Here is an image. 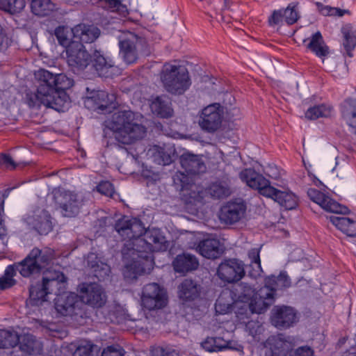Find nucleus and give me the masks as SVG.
Masks as SVG:
<instances>
[{"label":"nucleus","mask_w":356,"mask_h":356,"mask_svg":"<svg viewBox=\"0 0 356 356\" xmlns=\"http://www.w3.org/2000/svg\"><path fill=\"white\" fill-rule=\"evenodd\" d=\"M115 229L126 240L121 251L125 264L124 277L133 280L143 273H149L154 265L153 252L166 249L165 237L160 230H145L140 220L127 217L116 222Z\"/></svg>","instance_id":"f257e3e1"},{"label":"nucleus","mask_w":356,"mask_h":356,"mask_svg":"<svg viewBox=\"0 0 356 356\" xmlns=\"http://www.w3.org/2000/svg\"><path fill=\"white\" fill-rule=\"evenodd\" d=\"M38 81L36 92L26 94V102L30 108L44 105L57 111H63L69 99L66 90L72 86V81L63 74H53L44 69L35 73Z\"/></svg>","instance_id":"f03ea898"},{"label":"nucleus","mask_w":356,"mask_h":356,"mask_svg":"<svg viewBox=\"0 0 356 356\" xmlns=\"http://www.w3.org/2000/svg\"><path fill=\"white\" fill-rule=\"evenodd\" d=\"M138 117L131 111H120L113 115L111 129L118 142L129 145L145 136L147 129L138 122Z\"/></svg>","instance_id":"7ed1b4c3"},{"label":"nucleus","mask_w":356,"mask_h":356,"mask_svg":"<svg viewBox=\"0 0 356 356\" xmlns=\"http://www.w3.org/2000/svg\"><path fill=\"white\" fill-rule=\"evenodd\" d=\"M67 277L58 270L52 268L42 273V281L29 289V302L32 306H38L47 301L49 294H60L66 289Z\"/></svg>","instance_id":"20e7f679"},{"label":"nucleus","mask_w":356,"mask_h":356,"mask_svg":"<svg viewBox=\"0 0 356 356\" xmlns=\"http://www.w3.org/2000/svg\"><path fill=\"white\" fill-rule=\"evenodd\" d=\"M120 55L127 64H133L140 56H148L150 54L149 45L143 33L133 32L123 33L119 36Z\"/></svg>","instance_id":"39448f33"},{"label":"nucleus","mask_w":356,"mask_h":356,"mask_svg":"<svg viewBox=\"0 0 356 356\" xmlns=\"http://www.w3.org/2000/svg\"><path fill=\"white\" fill-rule=\"evenodd\" d=\"M161 80L165 90L175 95H183L191 85L188 70L181 65H164Z\"/></svg>","instance_id":"423d86ee"},{"label":"nucleus","mask_w":356,"mask_h":356,"mask_svg":"<svg viewBox=\"0 0 356 356\" xmlns=\"http://www.w3.org/2000/svg\"><path fill=\"white\" fill-rule=\"evenodd\" d=\"M53 258V252L50 249L40 250L33 248L29 254L20 262L13 264L15 270L18 271L24 277L40 273L45 268Z\"/></svg>","instance_id":"0eeeda50"},{"label":"nucleus","mask_w":356,"mask_h":356,"mask_svg":"<svg viewBox=\"0 0 356 356\" xmlns=\"http://www.w3.org/2000/svg\"><path fill=\"white\" fill-rule=\"evenodd\" d=\"M52 195L55 204L64 217L72 218L79 213L82 202L78 199L76 194L65 190L54 189Z\"/></svg>","instance_id":"6e6552de"},{"label":"nucleus","mask_w":356,"mask_h":356,"mask_svg":"<svg viewBox=\"0 0 356 356\" xmlns=\"http://www.w3.org/2000/svg\"><path fill=\"white\" fill-rule=\"evenodd\" d=\"M245 275L244 264L237 259H225L217 268V275L224 283L238 282Z\"/></svg>","instance_id":"1a4fd4ad"},{"label":"nucleus","mask_w":356,"mask_h":356,"mask_svg":"<svg viewBox=\"0 0 356 356\" xmlns=\"http://www.w3.org/2000/svg\"><path fill=\"white\" fill-rule=\"evenodd\" d=\"M222 115V107L218 103H213L204 107L202 110L199 120L201 129L208 133L216 131L221 126Z\"/></svg>","instance_id":"9d476101"},{"label":"nucleus","mask_w":356,"mask_h":356,"mask_svg":"<svg viewBox=\"0 0 356 356\" xmlns=\"http://www.w3.org/2000/svg\"><path fill=\"white\" fill-rule=\"evenodd\" d=\"M141 299L144 307L149 310L163 308L168 300L166 292L156 283L144 286Z\"/></svg>","instance_id":"9b49d317"},{"label":"nucleus","mask_w":356,"mask_h":356,"mask_svg":"<svg viewBox=\"0 0 356 356\" xmlns=\"http://www.w3.org/2000/svg\"><path fill=\"white\" fill-rule=\"evenodd\" d=\"M54 307L62 316L78 315L83 307L81 297L75 293L62 292L54 299Z\"/></svg>","instance_id":"f8f14e48"},{"label":"nucleus","mask_w":356,"mask_h":356,"mask_svg":"<svg viewBox=\"0 0 356 356\" xmlns=\"http://www.w3.org/2000/svg\"><path fill=\"white\" fill-rule=\"evenodd\" d=\"M66 53L67 63L74 72L84 70L90 63V55L81 42H72Z\"/></svg>","instance_id":"ddd939ff"},{"label":"nucleus","mask_w":356,"mask_h":356,"mask_svg":"<svg viewBox=\"0 0 356 356\" xmlns=\"http://www.w3.org/2000/svg\"><path fill=\"white\" fill-rule=\"evenodd\" d=\"M115 101V96L105 90H97L90 93L84 100L85 106L99 113L111 112V108Z\"/></svg>","instance_id":"4468645a"},{"label":"nucleus","mask_w":356,"mask_h":356,"mask_svg":"<svg viewBox=\"0 0 356 356\" xmlns=\"http://www.w3.org/2000/svg\"><path fill=\"white\" fill-rule=\"evenodd\" d=\"M294 338L282 334L272 335L265 342L266 356H286L295 346Z\"/></svg>","instance_id":"2eb2a0df"},{"label":"nucleus","mask_w":356,"mask_h":356,"mask_svg":"<svg viewBox=\"0 0 356 356\" xmlns=\"http://www.w3.org/2000/svg\"><path fill=\"white\" fill-rule=\"evenodd\" d=\"M239 178L250 188L257 190L259 193L268 197L273 186L268 179L257 172L252 168H245L239 173Z\"/></svg>","instance_id":"dca6fc26"},{"label":"nucleus","mask_w":356,"mask_h":356,"mask_svg":"<svg viewBox=\"0 0 356 356\" xmlns=\"http://www.w3.org/2000/svg\"><path fill=\"white\" fill-rule=\"evenodd\" d=\"M309 199L318 204L325 211L330 213L346 214L349 213L347 207L339 204L330 196L315 188H309L307 191Z\"/></svg>","instance_id":"f3484780"},{"label":"nucleus","mask_w":356,"mask_h":356,"mask_svg":"<svg viewBox=\"0 0 356 356\" xmlns=\"http://www.w3.org/2000/svg\"><path fill=\"white\" fill-rule=\"evenodd\" d=\"M298 321L297 313L291 307L276 306L272 312L271 323L278 329H286Z\"/></svg>","instance_id":"a211bd4d"},{"label":"nucleus","mask_w":356,"mask_h":356,"mask_svg":"<svg viewBox=\"0 0 356 356\" xmlns=\"http://www.w3.org/2000/svg\"><path fill=\"white\" fill-rule=\"evenodd\" d=\"M52 218L45 209L38 208L26 218L27 223L41 235H47L53 229Z\"/></svg>","instance_id":"6ab92c4d"},{"label":"nucleus","mask_w":356,"mask_h":356,"mask_svg":"<svg viewBox=\"0 0 356 356\" xmlns=\"http://www.w3.org/2000/svg\"><path fill=\"white\" fill-rule=\"evenodd\" d=\"M83 306L87 304L93 307H101L106 302V296L101 286L96 283L83 284L81 289Z\"/></svg>","instance_id":"aec40b11"},{"label":"nucleus","mask_w":356,"mask_h":356,"mask_svg":"<svg viewBox=\"0 0 356 356\" xmlns=\"http://www.w3.org/2000/svg\"><path fill=\"white\" fill-rule=\"evenodd\" d=\"M246 205L243 201L229 202L220 211V220L227 225H233L238 222L244 216Z\"/></svg>","instance_id":"412c9836"},{"label":"nucleus","mask_w":356,"mask_h":356,"mask_svg":"<svg viewBox=\"0 0 356 356\" xmlns=\"http://www.w3.org/2000/svg\"><path fill=\"white\" fill-rule=\"evenodd\" d=\"M275 300L272 289L268 287H261L256 294V297L251 300L250 309L252 313H264Z\"/></svg>","instance_id":"4be33fe9"},{"label":"nucleus","mask_w":356,"mask_h":356,"mask_svg":"<svg viewBox=\"0 0 356 356\" xmlns=\"http://www.w3.org/2000/svg\"><path fill=\"white\" fill-rule=\"evenodd\" d=\"M90 62L99 76L113 77L119 71L113 62L111 60H108L98 51L95 52L92 58H90Z\"/></svg>","instance_id":"5701e85b"},{"label":"nucleus","mask_w":356,"mask_h":356,"mask_svg":"<svg viewBox=\"0 0 356 356\" xmlns=\"http://www.w3.org/2000/svg\"><path fill=\"white\" fill-rule=\"evenodd\" d=\"M179 160L181 168L188 175H198L206 171V165L198 155L186 152L180 156Z\"/></svg>","instance_id":"b1692460"},{"label":"nucleus","mask_w":356,"mask_h":356,"mask_svg":"<svg viewBox=\"0 0 356 356\" xmlns=\"http://www.w3.org/2000/svg\"><path fill=\"white\" fill-rule=\"evenodd\" d=\"M268 197H270L287 210L293 209L298 205V197L294 193L289 191H282L274 187H273Z\"/></svg>","instance_id":"393cba45"},{"label":"nucleus","mask_w":356,"mask_h":356,"mask_svg":"<svg viewBox=\"0 0 356 356\" xmlns=\"http://www.w3.org/2000/svg\"><path fill=\"white\" fill-rule=\"evenodd\" d=\"M172 265L175 272L186 273L197 269L199 261L194 255L184 253L176 257Z\"/></svg>","instance_id":"a878e982"},{"label":"nucleus","mask_w":356,"mask_h":356,"mask_svg":"<svg viewBox=\"0 0 356 356\" xmlns=\"http://www.w3.org/2000/svg\"><path fill=\"white\" fill-rule=\"evenodd\" d=\"M197 250L204 257L212 259L218 258L222 253L220 241L216 238H206L200 241Z\"/></svg>","instance_id":"bb28decb"},{"label":"nucleus","mask_w":356,"mask_h":356,"mask_svg":"<svg viewBox=\"0 0 356 356\" xmlns=\"http://www.w3.org/2000/svg\"><path fill=\"white\" fill-rule=\"evenodd\" d=\"M18 345L22 352L26 355L40 354L42 350V344L31 334L19 335Z\"/></svg>","instance_id":"cd10ccee"},{"label":"nucleus","mask_w":356,"mask_h":356,"mask_svg":"<svg viewBox=\"0 0 356 356\" xmlns=\"http://www.w3.org/2000/svg\"><path fill=\"white\" fill-rule=\"evenodd\" d=\"M264 287L272 289L273 295L277 290H284L291 286L290 277L286 272H281L278 276L271 275L265 279Z\"/></svg>","instance_id":"c85d7f7f"},{"label":"nucleus","mask_w":356,"mask_h":356,"mask_svg":"<svg viewBox=\"0 0 356 356\" xmlns=\"http://www.w3.org/2000/svg\"><path fill=\"white\" fill-rule=\"evenodd\" d=\"M307 48L316 56L323 58L329 54V47L326 45L320 31L312 34Z\"/></svg>","instance_id":"c756f323"},{"label":"nucleus","mask_w":356,"mask_h":356,"mask_svg":"<svg viewBox=\"0 0 356 356\" xmlns=\"http://www.w3.org/2000/svg\"><path fill=\"white\" fill-rule=\"evenodd\" d=\"M330 222L348 236L356 237V220L348 217L331 216Z\"/></svg>","instance_id":"7c9ffc66"},{"label":"nucleus","mask_w":356,"mask_h":356,"mask_svg":"<svg viewBox=\"0 0 356 356\" xmlns=\"http://www.w3.org/2000/svg\"><path fill=\"white\" fill-rule=\"evenodd\" d=\"M168 97H156L152 102L150 108L154 113L161 118H168L172 115L173 110L170 106Z\"/></svg>","instance_id":"2f4dec72"},{"label":"nucleus","mask_w":356,"mask_h":356,"mask_svg":"<svg viewBox=\"0 0 356 356\" xmlns=\"http://www.w3.org/2000/svg\"><path fill=\"white\" fill-rule=\"evenodd\" d=\"M200 295L197 284L191 280H184L179 286V297L184 301L193 300Z\"/></svg>","instance_id":"473e14b6"},{"label":"nucleus","mask_w":356,"mask_h":356,"mask_svg":"<svg viewBox=\"0 0 356 356\" xmlns=\"http://www.w3.org/2000/svg\"><path fill=\"white\" fill-rule=\"evenodd\" d=\"M341 33L343 37V45L347 55L353 57V51L356 47V29L350 24L344 25L341 28Z\"/></svg>","instance_id":"72a5a7b5"},{"label":"nucleus","mask_w":356,"mask_h":356,"mask_svg":"<svg viewBox=\"0 0 356 356\" xmlns=\"http://www.w3.org/2000/svg\"><path fill=\"white\" fill-rule=\"evenodd\" d=\"M75 34L79 36L81 44L91 43L99 35V29L84 24H80L75 27Z\"/></svg>","instance_id":"f704fd0d"},{"label":"nucleus","mask_w":356,"mask_h":356,"mask_svg":"<svg viewBox=\"0 0 356 356\" xmlns=\"http://www.w3.org/2000/svg\"><path fill=\"white\" fill-rule=\"evenodd\" d=\"M229 341L222 337H207L201 342V347L207 352H220L229 348Z\"/></svg>","instance_id":"c9c22d12"},{"label":"nucleus","mask_w":356,"mask_h":356,"mask_svg":"<svg viewBox=\"0 0 356 356\" xmlns=\"http://www.w3.org/2000/svg\"><path fill=\"white\" fill-rule=\"evenodd\" d=\"M31 12L38 16H47L55 8L51 0H31Z\"/></svg>","instance_id":"e433bc0d"},{"label":"nucleus","mask_w":356,"mask_h":356,"mask_svg":"<svg viewBox=\"0 0 356 356\" xmlns=\"http://www.w3.org/2000/svg\"><path fill=\"white\" fill-rule=\"evenodd\" d=\"M19 334L14 330L0 329V348H14L18 345Z\"/></svg>","instance_id":"4c0bfd02"},{"label":"nucleus","mask_w":356,"mask_h":356,"mask_svg":"<svg viewBox=\"0 0 356 356\" xmlns=\"http://www.w3.org/2000/svg\"><path fill=\"white\" fill-rule=\"evenodd\" d=\"M342 115L349 126L356 127V99H347L342 106Z\"/></svg>","instance_id":"58836bf2"},{"label":"nucleus","mask_w":356,"mask_h":356,"mask_svg":"<svg viewBox=\"0 0 356 356\" xmlns=\"http://www.w3.org/2000/svg\"><path fill=\"white\" fill-rule=\"evenodd\" d=\"M88 265L90 268L93 276L97 277L99 281L104 280L111 272L109 266L97 260V257H95V261L89 259Z\"/></svg>","instance_id":"ea45409f"},{"label":"nucleus","mask_w":356,"mask_h":356,"mask_svg":"<svg viewBox=\"0 0 356 356\" xmlns=\"http://www.w3.org/2000/svg\"><path fill=\"white\" fill-rule=\"evenodd\" d=\"M332 107L325 104L309 108L305 112V118L309 120H316L319 118H328L331 115Z\"/></svg>","instance_id":"a19ab883"},{"label":"nucleus","mask_w":356,"mask_h":356,"mask_svg":"<svg viewBox=\"0 0 356 356\" xmlns=\"http://www.w3.org/2000/svg\"><path fill=\"white\" fill-rule=\"evenodd\" d=\"M248 257L250 260V268H251V270L248 272V275L251 277L257 278L262 272L259 249H251L248 252Z\"/></svg>","instance_id":"79ce46f5"},{"label":"nucleus","mask_w":356,"mask_h":356,"mask_svg":"<svg viewBox=\"0 0 356 356\" xmlns=\"http://www.w3.org/2000/svg\"><path fill=\"white\" fill-rule=\"evenodd\" d=\"M235 290L236 291L234 294L235 298L241 302H248L254 295V289L248 283H240Z\"/></svg>","instance_id":"37998d69"},{"label":"nucleus","mask_w":356,"mask_h":356,"mask_svg":"<svg viewBox=\"0 0 356 356\" xmlns=\"http://www.w3.org/2000/svg\"><path fill=\"white\" fill-rule=\"evenodd\" d=\"M16 273L13 265L8 266L3 275L0 277V289L6 290L15 286L17 281L13 277L16 275Z\"/></svg>","instance_id":"c03bdc74"},{"label":"nucleus","mask_w":356,"mask_h":356,"mask_svg":"<svg viewBox=\"0 0 356 356\" xmlns=\"http://www.w3.org/2000/svg\"><path fill=\"white\" fill-rule=\"evenodd\" d=\"M25 5V0H0V9L10 13H19Z\"/></svg>","instance_id":"a18cd8bd"},{"label":"nucleus","mask_w":356,"mask_h":356,"mask_svg":"<svg viewBox=\"0 0 356 356\" xmlns=\"http://www.w3.org/2000/svg\"><path fill=\"white\" fill-rule=\"evenodd\" d=\"M103 3L107 10L122 17H126L129 14L127 6L122 3V0H104Z\"/></svg>","instance_id":"49530a36"},{"label":"nucleus","mask_w":356,"mask_h":356,"mask_svg":"<svg viewBox=\"0 0 356 356\" xmlns=\"http://www.w3.org/2000/svg\"><path fill=\"white\" fill-rule=\"evenodd\" d=\"M208 193L213 198L221 199L229 194V190L221 183H213L207 189Z\"/></svg>","instance_id":"de8ad7c7"},{"label":"nucleus","mask_w":356,"mask_h":356,"mask_svg":"<svg viewBox=\"0 0 356 356\" xmlns=\"http://www.w3.org/2000/svg\"><path fill=\"white\" fill-rule=\"evenodd\" d=\"M96 346L90 341H81L73 353V356H95L94 354V348Z\"/></svg>","instance_id":"09e8293b"},{"label":"nucleus","mask_w":356,"mask_h":356,"mask_svg":"<svg viewBox=\"0 0 356 356\" xmlns=\"http://www.w3.org/2000/svg\"><path fill=\"white\" fill-rule=\"evenodd\" d=\"M297 4L294 3H290L286 8L284 9V19L287 24L291 25L295 24L300 17L296 9Z\"/></svg>","instance_id":"8fccbe9b"},{"label":"nucleus","mask_w":356,"mask_h":356,"mask_svg":"<svg viewBox=\"0 0 356 356\" xmlns=\"http://www.w3.org/2000/svg\"><path fill=\"white\" fill-rule=\"evenodd\" d=\"M68 29L64 26H59L56 28L54 35L58 40V43L66 49L72 43L68 38Z\"/></svg>","instance_id":"3c124183"},{"label":"nucleus","mask_w":356,"mask_h":356,"mask_svg":"<svg viewBox=\"0 0 356 356\" xmlns=\"http://www.w3.org/2000/svg\"><path fill=\"white\" fill-rule=\"evenodd\" d=\"M231 291H223L216 300V309H219L221 312H227L230 309L233 302L232 300H231L227 302H224V299L225 298L226 296L231 297Z\"/></svg>","instance_id":"603ef678"},{"label":"nucleus","mask_w":356,"mask_h":356,"mask_svg":"<svg viewBox=\"0 0 356 356\" xmlns=\"http://www.w3.org/2000/svg\"><path fill=\"white\" fill-rule=\"evenodd\" d=\"M284 19V9L275 10L268 17V22L270 26L280 25Z\"/></svg>","instance_id":"864d4df0"},{"label":"nucleus","mask_w":356,"mask_h":356,"mask_svg":"<svg viewBox=\"0 0 356 356\" xmlns=\"http://www.w3.org/2000/svg\"><path fill=\"white\" fill-rule=\"evenodd\" d=\"M124 350L118 344L107 346L102 351L101 356H124Z\"/></svg>","instance_id":"5fc2aeb1"},{"label":"nucleus","mask_w":356,"mask_h":356,"mask_svg":"<svg viewBox=\"0 0 356 356\" xmlns=\"http://www.w3.org/2000/svg\"><path fill=\"white\" fill-rule=\"evenodd\" d=\"M174 182L176 184H179L181 190H184L188 189V186L191 185L192 179L184 172H179L174 177Z\"/></svg>","instance_id":"6e6d98bb"},{"label":"nucleus","mask_w":356,"mask_h":356,"mask_svg":"<svg viewBox=\"0 0 356 356\" xmlns=\"http://www.w3.org/2000/svg\"><path fill=\"white\" fill-rule=\"evenodd\" d=\"M97 190L101 194H103L106 196H112L114 193V188L113 184L108 181H101L97 186Z\"/></svg>","instance_id":"4d7b16f0"},{"label":"nucleus","mask_w":356,"mask_h":356,"mask_svg":"<svg viewBox=\"0 0 356 356\" xmlns=\"http://www.w3.org/2000/svg\"><path fill=\"white\" fill-rule=\"evenodd\" d=\"M314 350L308 346H303L289 353V356H314Z\"/></svg>","instance_id":"13d9d810"},{"label":"nucleus","mask_w":356,"mask_h":356,"mask_svg":"<svg viewBox=\"0 0 356 356\" xmlns=\"http://www.w3.org/2000/svg\"><path fill=\"white\" fill-rule=\"evenodd\" d=\"M0 165L6 169L13 170L16 168V164L9 154H0Z\"/></svg>","instance_id":"bf43d9fd"},{"label":"nucleus","mask_w":356,"mask_h":356,"mask_svg":"<svg viewBox=\"0 0 356 356\" xmlns=\"http://www.w3.org/2000/svg\"><path fill=\"white\" fill-rule=\"evenodd\" d=\"M316 6L321 14L325 16H332L333 7L325 6L321 3H316Z\"/></svg>","instance_id":"052dcab7"},{"label":"nucleus","mask_w":356,"mask_h":356,"mask_svg":"<svg viewBox=\"0 0 356 356\" xmlns=\"http://www.w3.org/2000/svg\"><path fill=\"white\" fill-rule=\"evenodd\" d=\"M158 153L161 159L163 165H168L172 162L171 156L165 152L164 149L161 148Z\"/></svg>","instance_id":"680f3d73"},{"label":"nucleus","mask_w":356,"mask_h":356,"mask_svg":"<svg viewBox=\"0 0 356 356\" xmlns=\"http://www.w3.org/2000/svg\"><path fill=\"white\" fill-rule=\"evenodd\" d=\"M8 40L4 31L0 27V51L8 47Z\"/></svg>","instance_id":"e2e57ef3"},{"label":"nucleus","mask_w":356,"mask_h":356,"mask_svg":"<svg viewBox=\"0 0 356 356\" xmlns=\"http://www.w3.org/2000/svg\"><path fill=\"white\" fill-rule=\"evenodd\" d=\"M3 213V204H0V237L3 236L6 234V229L3 223L2 218V213Z\"/></svg>","instance_id":"0e129e2a"},{"label":"nucleus","mask_w":356,"mask_h":356,"mask_svg":"<svg viewBox=\"0 0 356 356\" xmlns=\"http://www.w3.org/2000/svg\"><path fill=\"white\" fill-rule=\"evenodd\" d=\"M152 356H173L170 353L165 352L162 348L156 349L153 352Z\"/></svg>","instance_id":"69168bd1"},{"label":"nucleus","mask_w":356,"mask_h":356,"mask_svg":"<svg viewBox=\"0 0 356 356\" xmlns=\"http://www.w3.org/2000/svg\"><path fill=\"white\" fill-rule=\"evenodd\" d=\"M347 12L348 10H341L340 8H333L332 16L342 17Z\"/></svg>","instance_id":"338daca9"},{"label":"nucleus","mask_w":356,"mask_h":356,"mask_svg":"<svg viewBox=\"0 0 356 356\" xmlns=\"http://www.w3.org/2000/svg\"><path fill=\"white\" fill-rule=\"evenodd\" d=\"M254 323L252 321H249L246 325V327L250 330V334L252 336H254L257 333V330H254L253 328L252 327V325Z\"/></svg>","instance_id":"774afa93"}]
</instances>
